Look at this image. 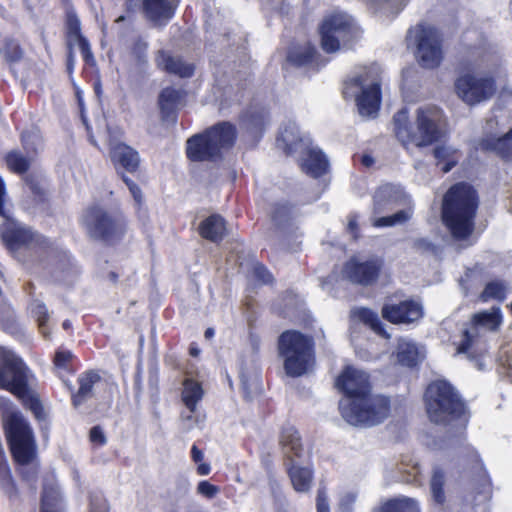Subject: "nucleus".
Listing matches in <instances>:
<instances>
[{
	"instance_id": "1",
	"label": "nucleus",
	"mask_w": 512,
	"mask_h": 512,
	"mask_svg": "<svg viewBox=\"0 0 512 512\" xmlns=\"http://www.w3.org/2000/svg\"><path fill=\"white\" fill-rule=\"evenodd\" d=\"M30 370L23 359L0 346V389L10 392L29 410L42 429L48 421V412L40 395L29 385Z\"/></svg>"
},
{
	"instance_id": "2",
	"label": "nucleus",
	"mask_w": 512,
	"mask_h": 512,
	"mask_svg": "<svg viewBox=\"0 0 512 512\" xmlns=\"http://www.w3.org/2000/svg\"><path fill=\"white\" fill-rule=\"evenodd\" d=\"M477 205L476 192L466 183L452 186L445 194L442 217L455 239H465L472 233Z\"/></svg>"
},
{
	"instance_id": "3",
	"label": "nucleus",
	"mask_w": 512,
	"mask_h": 512,
	"mask_svg": "<svg viewBox=\"0 0 512 512\" xmlns=\"http://www.w3.org/2000/svg\"><path fill=\"white\" fill-rule=\"evenodd\" d=\"M1 424L13 462L20 466L33 463L38 457V444L29 420L15 409L1 415Z\"/></svg>"
},
{
	"instance_id": "4",
	"label": "nucleus",
	"mask_w": 512,
	"mask_h": 512,
	"mask_svg": "<svg viewBox=\"0 0 512 512\" xmlns=\"http://www.w3.org/2000/svg\"><path fill=\"white\" fill-rule=\"evenodd\" d=\"M439 110L435 107H420L416 111L415 129L409 121L408 110L403 108L393 117L394 132L403 145L415 144L418 147L430 145L442 137L437 122Z\"/></svg>"
},
{
	"instance_id": "5",
	"label": "nucleus",
	"mask_w": 512,
	"mask_h": 512,
	"mask_svg": "<svg viewBox=\"0 0 512 512\" xmlns=\"http://www.w3.org/2000/svg\"><path fill=\"white\" fill-rule=\"evenodd\" d=\"M381 69L377 64L364 67L352 79L345 83L344 95L355 97L359 114L374 118L378 114L381 102Z\"/></svg>"
},
{
	"instance_id": "6",
	"label": "nucleus",
	"mask_w": 512,
	"mask_h": 512,
	"mask_svg": "<svg viewBox=\"0 0 512 512\" xmlns=\"http://www.w3.org/2000/svg\"><path fill=\"white\" fill-rule=\"evenodd\" d=\"M279 355L287 375L299 377L314 364L313 339L295 330L283 332L278 339Z\"/></svg>"
},
{
	"instance_id": "7",
	"label": "nucleus",
	"mask_w": 512,
	"mask_h": 512,
	"mask_svg": "<svg viewBox=\"0 0 512 512\" xmlns=\"http://www.w3.org/2000/svg\"><path fill=\"white\" fill-rule=\"evenodd\" d=\"M339 409L343 419L354 426H374L390 415V399L383 395H364L357 399H342Z\"/></svg>"
},
{
	"instance_id": "8",
	"label": "nucleus",
	"mask_w": 512,
	"mask_h": 512,
	"mask_svg": "<svg viewBox=\"0 0 512 512\" xmlns=\"http://www.w3.org/2000/svg\"><path fill=\"white\" fill-rule=\"evenodd\" d=\"M236 138L235 127L222 122L207 130L204 135H196L187 141V156L193 161H213L229 149Z\"/></svg>"
},
{
	"instance_id": "9",
	"label": "nucleus",
	"mask_w": 512,
	"mask_h": 512,
	"mask_svg": "<svg viewBox=\"0 0 512 512\" xmlns=\"http://www.w3.org/2000/svg\"><path fill=\"white\" fill-rule=\"evenodd\" d=\"M501 323L502 314L499 307L473 314L469 327L463 330L462 339L455 343L456 354H464L469 359L481 355L486 350L483 341L485 333L497 331Z\"/></svg>"
},
{
	"instance_id": "10",
	"label": "nucleus",
	"mask_w": 512,
	"mask_h": 512,
	"mask_svg": "<svg viewBox=\"0 0 512 512\" xmlns=\"http://www.w3.org/2000/svg\"><path fill=\"white\" fill-rule=\"evenodd\" d=\"M454 89L458 98L469 106L491 99L496 93L492 69L482 63L475 64L456 78Z\"/></svg>"
},
{
	"instance_id": "11",
	"label": "nucleus",
	"mask_w": 512,
	"mask_h": 512,
	"mask_svg": "<svg viewBox=\"0 0 512 512\" xmlns=\"http://www.w3.org/2000/svg\"><path fill=\"white\" fill-rule=\"evenodd\" d=\"M428 417L435 423H447L464 413V405L446 381L431 383L425 393Z\"/></svg>"
},
{
	"instance_id": "12",
	"label": "nucleus",
	"mask_w": 512,
	"mask_h": 512,
	"mask_svg": "<svg viewBox=\"0 0 512 512\" xmlns=\"http://www.w3.org/2000/svg\"><path fill=\"white\" fill-rule=\"evenodd\" d=\"M63 36L66 47V68L69 74H71L74 69L76 48L79 49L85 65H95L91 44L88 38L83 34L80 18L72 6L65 9Z\"/></svg>"
},
{
	"instance_id": "13",
	"label": "nucleus",
	"mask_w": 512,
	"mask_h": 512,
	"mask_svg": "<svg viewBox=\"0 0 512 512\" xmlns=\"http://www.w3.org/2000/svg\"><path fill=\"white\" fill-rule=\"evenodd\" d=\"M321 46L327 53H333L348 46L358 35L350 16L336 12L326 16L320 26Z\"/></svg>"
},
{
	"instance_id": "14",
	"label": "nucleus",
	"mask_w": 512,
	"mask_h": 512,
	"mask_svg": "<svg viewBox=\"0 0 512 512\" xmlns=\"http://www.w3.org/2000/svg\"><path fill=\"white\" fill-rule=\"evenodd\" d=\"M409 33L414 34L418 63L428 69L438 67L443 59L442 39L438 30L433 26L420 24Z\"/></svg>"
},
{
	"instance_id": "15",
	"label": "nucleus",
	"mask_w": 512,
	"mask_h": 512,
	"mask_svg": "<svg viewBox=\"0 0 512 512\" xmlns=\"http://www.w3.org/2000/svg\"><path fill=\"white\" fill-rule=\"evenodd\" d=\"M6 196L5 182L0 176V217L4 220L0 225V237L9 250L15 251L30 244L33 241V234L29 229L20 226L6 209Z\"/></svg>"
},
{
	"instance_id": "16",
	"label": "nucleus",
	"mask_w": 512,
	"mask_h": 512,
	"mask_svg": "<svg viewBox=\"0 0 512 512\" xmlns=\"http://www.w3.org/2000/svg\"><path fill=\"white\" fill-rule=\"evenodd\" d=\"M127 231V220L115 201L110 209H98V240L107 245L120 242Z\"/></svg>"
},
{
	"instance_id": "17",
	"label": "nucleus",
	"mask_w": 512,
	"mask_h": 512,
	"mask_svg": "<svg viewBox=\"0 0 512 512\" xmlns=\"http://www.w3.org/2000/svg\"><path fill=\"white\" fill-rule=\"evenodd\" d=\"M36 135L28 130L21 132L20 142L26 153L20 149H11L5 153L3 160L9 172L15 175L24 176L29 170L38 156V148L34 139Z\"/></svg>"
},
{
	"instance_id": "18",
	"label": "nucleus",
	"mask_w": 512,
	"mask_h": 512,
	"mask_svg": "<svg viewBox=\"0 0 512 512\" xmlns=\"http://www.w3.org/2000/svg\"><path fill=\"white\" fill-rule=\"evenodd\" d=\"M336 386L345 395V399L362 398L369 393V376L366 372L347 367L336 380Z\"/></svg>"
},
{
	"instance_id": "19",
	"label": "nucleus",
	"mask_w": 512,
	"mask_h": 512,
	"mask_svg": "<svg viewBox=\"0 0 512 512\" xmlns=\"http://www.w3.org/2000/svg\"><path fill=\"white\" fill-rule=\"evenodd\" d=\"M399 207H411L409 196L401 188L386 184L376 190L373 197L374 215H379Z\"/></svg>"
},
{
	"instance_id": "20",
	"label": "nucleus",
	"mask_w": 512,
	"mask_h": 512,
	"mask_svg": "<svg viewBox=\"0 0 512 512\" xmlns=\"http://www.w3.org/2000/svg\"><path fill=\"white\" fill-rule=\"evenodd\" d=\"M380 269L381 262L378 260L360 262L352 258L344 265L343 276L353 283L370 285L378 278Z\"/></svg>"
},
{
	"instance_id": "21",
	"label": "nucleus",
	"mask_w": 512,
	"mask_h": 512,
	"mask_svg": "<svg viewBox=\"0 0 512 512\" xmlns=\"http://www.w3.org/2000/svg\"><path fill=\"white\" fill-rule=\"evenodd\" d=\"M110 133V158L116 168L121 167L127 172L135 173L140 166L139 153L132 147L120 142L116 135L113 136L111 130Z\"/></svg>"
},
{
	"instance_id": "22",
	"label": "nucleus",
	"mask_w": 512,
	"mask_h": 512,
	"mask_svg": "<svg viewBox=\"0 0 512 512\" xmlns=\"http://www.w3.org/2000/svg\"><path fill=\"white\" fill-rule=\"evenodd\" d=\"M423 315L422 306L411 300L399 304H387L382 309V316L391 323H412Z\"/></svg>"
},
{
	"instance_id": "23",
	"label": "nucleus",
	"mask_w": 512,
	"mask_h": 512,
	"mask_svg": "<svg viewBox=\"0 0 512 512\" xmlns=\"http://www.w3.org/2000/svg\"><path fill=\"white\" fill-rule=\"evenodd\" d=\"M300 166L306 174L318 178L328 171L329 162L324 153L310 142L301 150Z\"/></svg>"
},
{
	"instance_id": "24",
	"label": "nucleus",
	"mask_w": 512,
	"mask_h": 512,
	"mask_svg": "<svg viewBox=\"0 0 512 512\" xmlns=\"http://www.w3.org/2000/svg\"><path fill=\"white\" fill-rule=\"evenodd\" d=\"M177 0H143L145 16L156 24L168 21L175 10Z\"/></svg>"
},
{
	"instance_id": "25",
	"label": "nucleus",
	"mask_w": 512,
	"mask_h": 512,
	"mask_svg": "<svg viewBox=\"0 0 512 512\" xmlns=\"http://www.w3.org/2000/svg\"><path fill=\"white\" fill-rule=\"evenodd\" d=\"M79 388L77 391L68 381H64L68 392L71 394V402L74 407H79L93 396V386L96 383V372L91 370L78 378Z\"/></svg>"
},
{
	"instance_id": "26",
	"label": "nucleus",
	"mask_w": 512,
	"mask_h": 512,
	"mask_svg": "<svg viewBox=\"0 0 512 512\" xmlns=\"http://www.w3.org/2000/svg\"><path fill=\"white\" fill-rule=\"evenodd\" d=\"M310 142L309 137L300 136L298 126L295 123H289L285 126L277 138L278 147L283 149L286 154H291L298 149L302 150Z\"/></svg>"
},
{
	"instance_id": "27",
	"label": "nucleus",
	"mask_w": 512,
	"mask_h": 512,
	"mask_svg": "<svg viewBox=\"0 0 512 512\" xmlns=\"http://www.w3.org/2000/svg\"><path fill=\"white\" fill-rule=\"evenodd\" d=\"M157 65L168 73L175 74L181 78H189L194 73V66L184 62L180 57L172 56L165 51H159Z\"/></svg>"
},
{
	"instance_id": "28",
	"label": "nucleus",
	"mask_w": 512,
	"mask_h": 512,
	"mask_svg": "<svg viewBox=\"0 0 512 512\" xmlns=\"http://www.w3.org/2000/svg\"><path fill=\"white\" fill-rule=\"evenodd\" d=\"M76 356L68 349L59 347L52 359L54 373L64 382L66 377L74 375L76 367Z\"/></svg>"
},
{
	"instance_id": "29",
	"label": "nucleus",
	"mask_w": 512,
	"mask_h": 512,
	"mask_svg": "<svg viewBox=\"0 0 512 512\" xmlns=\"http://www.w3.org/2000/svg\"><path fill=\"white\" fill-rule=\"evenodd\" d=\"M198 230L203 238L214 243L222 241L227 234L226 222L224 218L218 214H213L203 220Z\"/></svg>"
},
{
	"instance_id": "30",
	"label": "nucleus",
	"mask_w": 512,
	"mask_h": 512,
	"mask_svg": "<svg viewBox=\"0 0 512 512\" xmlns=\"http://www.w3.org/2000/svg\"><path fill=\"white\" fill-rule=\"evenodd\" d=\"M481 147L485 150L494 151L505 159L512 158V128L505 134L487 135L481 142Z\"/></svg>"
},
{
	"instance_id": "31",
	"label": "nucleus",
	"mask_w": 512,
	"mask_h": 512,
	"mask_svg": "<svg viewBox=\"0 0 512 512\" xmlns=\"http://www.w3.org/2000/svg\"><path fill=\"white\" fill-rule=\"evenodd\" d=\"M280 444L284 455L293 461V457H301L303 445L297 429L293 426H285L280 435Z\"/></svg>"
},
{
	"instance_id": "32",
	"label": "nucleus",
	"mask_w": 512,
	"mask_h": 512,
	"mask_svg": "<svg viewBox=\"0 0 512 512\" xmlns=\"http://www.w3.org/2000/svg\"><path fill=\"white\" fill-rule=\"evenodd\" d=\"M396 357L401 365L413 367L422 360L423 354L414 342L401 339L397 345Z\"/></svg>"
},
{
	"instance_id": "33",
	"label": "nucleus",
	"mask_w": 512,
	"mask_h": 512,
	"mask_svg": "<svg viewBox=\"0 0 512 512\" xmlns=\"http://www.w3.org/2000/svg\"><path fill=\"white\" fill-rule=\"evenodd\" d=\"M0 56L9 67H12L24 59L25 51L16 38L5 37L0 47Z\"/></svg>"
},
{
	"instance_id": "34",
	"label": "nucleus",
	"mask_w": 512,
	"mask_h": 512,
	"mask_svg": "<svg viewBox=\"0 0 512 512\" xmlns=\"http://www.w3.org/2000/svg\"><path fill=\"white\" fill-rule=\"evenodd\" d=\"M287 470L291 483L297 492H307L310 489L313 473L309 468L300 467L291 462Z\"/></svg>"
},
{
	"instance_id": "35",
	"label": "nucleus",
	"mask_w": 512,
	"mask_h": 512,
	"mask_svg": "<svg viewBox=\"0 0 512 512\" xmlns=\"http://www.w3.org/2000/svg\"><path fill=\"white\" fill-rule=\"evenodd\" d=\"M185 93L172 87L164 88L158 98L159 107L163 114L169 115L182 104Z\"/></svg>"
},
{
	"instance_id": "36",
	"label": "nucleus",
	"mask_w": 512,
	"mask_h": 512,
	"mask_svg": "<svg viewBox=\"0 0 512 512\" xmlns=\"http://www.w3.org/2000/svg\"><path fill=\"white\" fill-rule=\"evenodd\" d=\"M201 384L192 379H185L183 382L182 401L191 413L196 410L197 403L203 397Z\"/></svg>"
},
{
	"instance_id": "37",
	"label": "nucleus",
	"mask_w": 512,
	"mask_h": 512,
	"mask_svg": "<svg viewBox=\"0 0 512 512\" xmlns=\"http://www.w3.org/2000/svg\"><path fill=\"white\" fill-rule=\"evenodd\" d=\"M412 216L413 208L406 207L398 210L396 213L392 215L373 218L372 225L377 228L404 225L411 220Z\"/></svg>"
},
{
	"instance_id": "38",
	"label": "nucleus",
	"mask_w": 512,
	"mask_h": 512,
	"mask_svg": "<svg viewBox=\"0 0 512 512\" xmlns=\"http://www.w3.org/2000/svg\"><path fill=\"white\" fill-rule=\"evenodd\" d=\"M316 50L309 43L296 46L289 50L287 60L295 66H308L313 63Z\"/></svg>"
},
{
	"instance_id": "39",
	"label": "nucleus",
	"mask_w": 512,
	"mask_h": 512,
	"mask_svg": "<svg viewBox=\"0 0 512 512\" xmlns=\"http://www.w3.org/2000/svg\"><path fill=\"white\" fill-rule=\"evenodd\" d=\"M22 181L28 187L35 202L39 204H45L48 202V193L42 185V180L39 175L36 173H27L22 176Z\"/></svg>"
},
{
	"instance_id": "40",
	"label": "nucleus",
	"mask_w": 512,
	"mask_h": 512,
	"mask_svg": "<svg viewBox=\"0 0 512 512\" xmlns=\"http://www.w3.org/2000/svg\"><path fill=\"white\" fill-rule=\"evenodd\" d=\"M380 512H419V508L414 499L404 497L388 501Z\"/></svg>"
},
{
	"instance_id": "41",
	"label": "nucleus",
	"mask_w": 512,
	"mask_h": 512,
	"mask_svg": "<svg viewBox=\"0 0 512 512\" xmlns=\"http://www.w3.org/2000/svg\"><path fill=\"white\" fill-rule=\"evenodd\" d=\"M445 483V476L443 471L435 467L433 469L432 477L430 480V490L434 502L437 504H443L445 501V494L443 491V485Z\"/></svg>"
},
{
	"instance_id": "42",
	"label": "nucleus",
	"mask_w": 512,
	"mask_h": 512,
	"mask_svg": "<svg viewBox=\"0 0 512 512\" xmlns=\"http://www.w3.org/2000/svg\"><path fill=\"white\" fill-rule=\"evenodd\" d=\"M355 315L365 324L369 325L376 333L382 335L385 338H389L390 335L382 329V323L378 318V315L367 308H360L355 312Z\"/></svg>"
},
{
	"instance_id": "43",
	"label": "nucleus",
	"mask_w": 512,
	"mask_h": 512,
	"mask_svg": "<svg viewBox=\"0 0 512 512\" xmlns=\"http://www.w3.org/2000/svg\"><path fill=\"white\" fill-rule=\"evenodd\" d=\"M60 495L53 488H45L41 495L40 511H57Z\"/></svg>"
},
{
	"instance_id": "44",
	"label": "nucleus",
	"mask_w": 512,
	"mask_h": 512,
	"mask_svg": "<svg viewBox=\"0 0 512 512\" xmlns=\"http://www.w3.org/2000/svg\"><path fill=\"white\" fill-rule=\"evenodd\" d=\"M505 298V286L500 281L489 282L480 295L482 301L489 299L503 300Z\"/></svg>"
},
{
	"instance_id": "45",
	"label": "nucleus",
	"mask_w": 512,
	"mask_h": 512,
	"mask_svg": "<svg viewBox=\"0 0 512 512\" xmlns=\"http://www.w3.org/2000/svg\"><path fill=\"white\" fill-rule=\"evenodd\" d=\"M272 219L279 228H284L291 220V207L288 204H277L272 212Z\"/></svg>"
},
{
	"instance_id": "46",
	"label": "nucleus",
	"mask_w": 512,
	"mask_h": 512,
	"mask_svg": "<svg viewBox=\"0 0 512 512\" xmlns=\"http://www.w3.org/2000/svg\"><path fill=\"white\" fill-rule=\"evenodd\" d=\"M36 320L38 323V329L41 335L45 339H50V329L48 327L49 313L45 304H39L36 308Z\"/></svg>"
},
{
	"instance_id": "47",
	"label": "nucleus",
	"mask_w": 512,
	"mask_h": 512,
	"mask_svg": "<svg viewBox=\"0 0 512 512\" xmlns=\"http://www.w3.org/2000/svg\"><path fill=\"white\" fill-rule=\"evenodd\" d=\"M75 95H76L77 104H78V108H79L80 119L82 121V124L85 126L89 141L93 145H96V141L94 140V136H93L92 126L88 122L87 116L85 114V107H84L82 92L79 89H77L75 92Z\"/></svg>"
},
{
	"instance_id": "48",
	"label": "nucleus",
	"mask_w": 512,
	"mask_h": 512,
	"mask_svg": "<svg viewBox=\"0 0 512 512\" xmlns=\"http://www.w3.org/2000/svg\"><path fill=\"white\" fill-rule=\"evenodd\" d=\"M240 378L242 389L246 398L250 399L259 392L260 386L257 376L253 377L252 379H248V377L242 373Z\"/></svg>"
},
{
	"instance_id": "49",
	"label": "nucleus",
	"mask_w": 512,
	"mask_h": 512,
	"mask_svg": "<svg viewBox=\"0 0 512 512\" xmlns=\"http://www.w3.org/2000/svg\"><path fill=\"white\" fill-rule=\"evenodd\" d=\"M413 249L420 253L435 254L437 252L436 246L426 238H417L413 241Z\"/></svg>"
},
{
	"instance_id": "50",
	"label": "nucleus",
	"mask_w": 512,
	"mask_h": 512,
	"mask_svg": "<svg viewBox=\"0 0 512 512\" xmlns=\"http://www.w3.org/2000/svg\"><path fill=\"white\" fill-rule=\"evenodd\" d=\"M219 491L220 489L218 486H215L208 481H201L197 486V492L209 499L214 498Z\"/></svg>"
},
{
	"instance_id": "51",
	"label": "nucleus",
	"mask_w": 512,
	"mask_h": 512,
	"mask_svg": "<svg viewBox=\"0 0 512 512\" xmlns=\"http://www.w3.org/2000/svg\"><path fill=\"white\" fill-rule=\"evenodd\" d=\"M83 222L87 229L92 233L96 230V206L91 205L85 215L83 216Z\"/></svg>"
},
{
	"instance_id": "52",
	"label": "nucleus",
	"mask_w": 512,
	"mask_h": 512,
	"mask_svg": "<svg viewBox=\"0 0 512 512\" xmlns=\"http://www.w3.org/2000/svg\"><path fill=\"white\" fill-rule=\"evenodd\" d=\"M316 506L317 512H330L326 490L324 487L319 488L317 491Z\"/></svg>"
},
{
	"instance_id": "53",
	"label": "nucleus",
	"mask_w": 512,
	"mask_h": 512,
	"mask_svg": "<svg viewBox=\"0 0 512 512\" xmlns=\"http://www.w3.org/2000/svg\"><path fill=\"white\" fill-rule=\"evenodd\" d=\"M253 272H254V276L258 280H260L262 283L267 284L272 281L271 273L263 265H260V264L255 265Z\"/></svg>"
},
{
	"instance_id": "54",
	"label": "nucleus",
	"mask_w": 512,
	"mask_h": 512,
	"mask_svg": "<svg viewBox=\"0 0 512 512\" xmlns=\"http://www.w3.org/2000/svg\"><path fill=\"white\" fill-rule=\"evenodd\" d=\"M433 153H434L435 158L440 159V160H446V159H449L452 151L450 148H448L446 146H438L433 150Z\"/></svg>"
},
{
	"instance_id": "55",
	"label": "nucleus",
	"mask_w": 512,
	"mask_h": 512,
	"mask_svg": "<svg viewBox=\"0 0 512 512\" xmlns=\"http://www.w3.org/2000/svg\"><path fill=\"white\" fill-rule=\"evenodd\" d=\"M129 191H130L132 197L134 198L135 202L140 205L143 201V196H142V191L139 188V186L138 185L132 186Z\"/></svg>"
},
{
	"instance_id": "56",
	"label": "nucleus",
	"mask_w": 512,
	"mask_h": 512,
	"mask_svg": "<svg viewBox=\"0 0 512 512\" xmlns=\"http://www.w3.org/2000/svg\"><path fill=\"white\" fill-rule=\"evenodd\" d=\"M191 456H192V459L196 463H199V462H201L203 460V453H202V451L199 450L195 445L191 449Z\"/></svg>"
},
{
	"instance_id": "57",
	"label": "nucleus",
	"mask_w": 512,
	"mask_h": 512,
	"mask_svg": "<svg viewBox=\"0 0 512 512\" xmlns=\"http://www.w3.org/2000/svg\"><path fill=\"white\" fill-rule=\"evenodd\" d=\"M250 345L254 352H257L260 347V339L254 335H250Z\"/></svg>"
},
{
	"instance_id": "58",
	"label": "nucleus",
	"mask_w": 512,
	"mask_h": 512,
	"mask_svg": "<svg viewBox=\"0 0 512 512\" xmlns=\"http://www.w3.org/2000/svg\"><path fill=\"white\" fill-rule=\"evenodd\" d=\"M197 472L200 474V475H207L209 474L210 472V466L209 464H206V463H200L197 467Z\"/></svg>"
},
{
	"instance_id": "59",
	"label": "nucleus",
	"mask_w": 512,
	"mask_h": 512,
	"mask_svg": "<svg viewBox=\"0 0 512 512\" xmlns=\"http://www.w3.org/2000/svg\"><path fill=\"white\" fill-rule=\"evenodd\" d=\"M361 163L366 167H370L374 163V160L369 155H363L361 156Z\"/></svg>"
},
{
	"instance_id": "60",
	"label": "nucleus",
	"mask_w": 512,
	"mask_h": 512,
	"mask_svg": "<svg viewBox=\"0 0 512 512\" xmlns=\"http://www.w3.org/2000/svg\"><path fill=\"white\" fill-rule=\"evenodd\" d=\"M355 501V497L352 494H347L341 501V506L350 505Z\"/></svg>"
},
{
	"instance_id": "61",
	"label": "nucleus",
	"mask_w": 512,
	"mask_h": 512,
	"mask_svg": "<svg viewBox=\"0 0 512 512\" xmlns=\"http://www.w3.org/2000/svg\"><path fill=\"white\" fill-rule=\"evenodd\" d=\"M456 164V161L454 160H449L445 163V165L442 167V171L444 173H448Z\"/></svg>"
},
{
	"instance_id": "62",
	"label": "nucleus",
	"mask_w": 512,
	"mask_h": 512,
	"mask_svg": "<svg viewBox=\"0 0 512 512\" xmlns=\"http://www.w3.org/2000/svg\"><path fill=\"white\" fill-rule=\"evenodd\" d=\"M121 178L123 182L127 185L128 189L130 190L132 186H136L137 184L133 182L130 178H128L125 174H121Z\"/></svg>"
},
{
	"instance_id": "63",
	"label": "nucleus",
	"mask_w": 512,
	"mask_h": 512,
	"mask_svg": "<svg viewBox=\"0 0 512 512\" xmlns=\"http://www.w3.org/2000/svg\"><path fill=\"white\" fill-rule=\"evenodd\" d=\"M121 178L123 182L127 185L128 189L130 190L132 186H136L137 184L133 182L130 178H128L125 174H121Z\"/></svg>"
},
{
	"instance_id": "64",
	"label": "nucleus",
	"mask_w": 512,
	"mask_h": 512,
	"mask_svg": "<svg viewBox=\"0 0 512 512\" xmlns=\"http://www.w3.org/2000/svg\"><path fill=\"white\" fill-rule=\"evenodd\" d=\"M89 439L92 444H96V426L90 428Z\"/></svg>"
}]
</instances>
